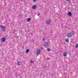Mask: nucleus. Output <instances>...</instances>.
Wrapping results in <instances>:
<instances>
[{
  "label": "nucleus",
  "mask_w": 78,
  "mask_h": 78,
  "mask_svg": "<svg viewBox=\"0 0 78 78\" xmlns=\"http://www.w3.org/2000/svg\"><path fill=\"white\" fill-rule=\"evenodd\" d=\"M74 33H75V32L74 31H72V32H70L68 33L67 34V36L68 37H71L72 35H74Z\"/></svg>",
  "instance_id": "nucleus-1"
},
{
  "label": "nucleus",
  "mask_w": 78,
  "mask_h": 78,
  "mask_svg": "<svg viewBox=\"0 0 78 78\" xmlns=\"http://www.w3.org/2000/svg\"><path fill=\"white\" fill-rule=\"evenodd\" d=\"M51 20L48 19L46 21V23L47 24V25H50V23H51Z\"/></svg>",
  "instance_id": "nucleus-2"
},
{
  "label": "nucleus",
  "mask_w": 78,
  "mask_h": 78,
  "mask_svg": "<svg viewBox=\"0 0 78 78\" xmlns=\"http://www.w3.org/2000/svg\"><path fill=\"white\" fill-rule=\"evenodd\" d=\"M0 27L3 32H5V29H6V28H5V26L3 25H2Z\"/></svg>",
  "instance_id": "nucleus-3"
},
{
  "label": "nucleus",
  "mask_w": 78,
  "mask_h": 78,
  "mask_svg": "<svg viewBox=\"0 0 78 78\" xmlns=\"http://www.w3.org/2000/svg\"><path fill=\"white\" fill-rule=\"evenodd\" d=\"M37 55H39L41 54V50L40 49H38L37 51L36 52Z\"/></svg>",
  "instance_id": "nucleus-4"
},
{
  "label": "nucleus",
  "mask_w": 78,
  "mask_h": 78,
  "mask_svg": "<svg viewBox=\"0 0 78 78\" xmlns=\"http://www.w3.org/2000/svg\"><path fill=\"white\" fill-rule=\"evenodd\" d=\"M36 8H37V6L36 5H34L32 7V8L33 9H36Z\"/></svg>",
  "instance_id": "nucleus-5"
},
{
  "label": "nucleus",
  "mask_w": 78,
  "mask_h": 78,
  "mask_svg": "<svg viewBox=\"0 0 78 78\" xmlns=\"http://www.w3.org/2000/svg\"><path fill=\"white\" fill-rule=\"evenodd\" d=\"M68 15L69 16H72V14L71 12H69L68 13Z\"/></svg>",
  "instance_id": "nucleus-6"
},
{
  "label": "nucleus",
  "mask_w": 78,
  "mask_h": 78,
  "mask_svg": "<svg viewBox=\"0 0 78 78\" xmlns=\"http://www.w3.org/2000/svg\"><path fill=\"white\" fill-rule=\"evenodd\" d=\"M1 41L2 42H5V40H6V38L5 37H3L1 39Z\"/></svg>",
  "instance_id": "nucleus-7"
},
{
  "label": "nucleus",
  "mask_w": 78,
  "mask_h": 78,
  "mask_svg": "<svg viewBox=\"0 0 78 78\" xmlns=\"http://www.w3.org/2000/svg\"><path fill=\"white\" fill-rule=\"evenodd\" d=\"M48 44V42L45 43L44 44V46L45 47H47V45Z\"/></svg>",
  "instance_id": "nucleus-8"
},
{
  "label": "nucleus",
  "mask_w": 78,
  "mask_h": 78,
  "mask_svg": "<svg viewBox=\"0 0 78 78\" xmlns=\"http://www.w3.org/2000/svg\"><path fill=\"white\" fill-rule=\"evenodd\" d=\"M65 41L66 42H69V39L68 38H67L66 39Z\"/></svg>",
  "instance_id": "nucleus-9"
},
{
  "label": "nucleus",
  "mask_w": 78,
  "mask_h": 78,
  "mask_svg": "<svg viewBox=\"0 0 78 78\" xmlns=\"http://www.w3.org/2000/svg\"><path fill=\"white\" fill-rule=\"evenodd\" d=\"M67 52H65L63 53V56H67Z\"/></svg>",
  "instance_id": "nucleus-10"
},
{
  "label": "nucleus",
  "mask_w": 78,
  "mask_h": 78,
  "mask_svg": "<svg viewBox=\"0 0 78 78\" xmlns=\"http://www.w3.org/2000/svg\"><path fill=\"white\" fill-rule=\"evenodd\" d=\"M31 19L30 18H29L27 19V22H30V21H31Z\"/></svg>",
  "instance_id": "nucleus-11"
},
{
  "label": "nucleus",
  "mask_w": 78,
  "mask_h": 78,
  "mask_svg": "<svg viewBox=\"0 0 78 78\" xmlns=\"http://www.w3.org/2000/svg\"><path fill=\"white\" fill-rule=\"evenodd\" d=\"M29 51H30V50H29L28 49H27L26 50V53H28V52H29Z\"/></svg>",
  "instance_id": "nucleus-12"
},
{
  "label": "nucleus",
  "mask_w": 78,
  "mask_h": 78,
  "mask_svg": "<svg viewBox=\"0 0 78 78\" xmlns=\"http://www.w3.org/2000/svg\"><path fill=\"white\" fill-rule=\"evenodd\" d=\"M22 64V63L20 62H18V65H19V66H20Z\"/></svg>",
  "instance_id": "nucleus-13"
},
{
  "label": "nucleus",
  "mask_w": 78,
  "mask_h": 78,
  "mask_svg": "<svg viewBox=\"0 0 78 78\" xmlns=\"http://www.w3.org/2000/svg\"><path fill=\"white\" fill-rule=\"evenodd\" d=\"M47 50V51H51V50H50V48H48Z\"/></svg>",
  "instance_id": "nucleus-14"
},
{
  "label": "nucleus",
  "mask_w": 78,
  "mask_h": 78,
  "mask_svg": "<svg viewBox=\"0 0 78 78\" xmlns=\"http://www.w3.org/2000/svg\"><path fill=\"white\" fill-rule=\"evenodd\" d=\"M75 48H78V44H76V46H75Z\"/></svg>",
  "instance_id": "nucleus-15"
},
{
  "label": "nucleus",
  "mask_w": 78,
  "mask_h": 78,
  "mask_svg": "<svg viewBox=\"0 0 78 78\" xmlns=\"http://www.w3.org/2000/svg\"><path fill=\"white\" fill-rule=\"evenodd\" d=\"M45 40H46V39L44 38V37L43 38V41H45Z\"/></svg>",
  "instance_id": "nucleus-16"
},
{
  "label": "nucleus",
  "mask_w": 78,
  "mask_h": 78,
  "mask_svg": "<svg viewBox=\"0 0 78 78\" xmlns=\"http://www.w3.org/2000/svg\"><path fill=\"white\" fill-rule=\"evenodd\" d=\"M33 62H34V61H32V60H30V62H31V63H33Z\"/></svg>",
  "instance_id": "nucleus-17"
},
{
  "label": "nucleus",
  "mask_w": 78,
  "mask_h": 78,
  "mask_svg": "<svg viewBox=\"0 0 78 78\" xmlns=\"http://www.w3.org/2000/svg\"><path fill=\"white\" fill-rule=\"evenodd\" d=\"M37 16H40V13H38Z\"/></svg>",
  "instance_id": "nucleus-18"
},
{
  "label": "nucleus",
  "mask_w": 78,
  "mask_h": 78,
  "mask_svg": "<svg viewBox=\"0 0 78 78\" xmlns=\"http://www.w3.org/2000/svg\"><path fill=\"white\" fill-rule=\"evenodd\" d=\"M44 69H46V66H44Z\"/></svg>",
  "instance_id": "nucleus-19"
},
{
  "label": "nucleus",
  "mask_w": 78,
  "mask_h": 78,
  "mask_svg": "<svg viewBox=\"0 0 78 78\" xmlns=\"http://www.w3.org/2000/svg\"><path fill=\"white\" fill-rule=\"evenodd\" d=\"M33 0L34 2H36L37 1V0Z\"/></svg>",
  "instance_id": "nucleus-20"
},
{
  "label": "nucleus",
  "mask_w": 78,
  "mask_h": 78,
  "mask_svg": "<svg viewBox=\"0 0 78 78\" xmlns=\"http://www.w3.org/2000/svg\"><path fill=\"white\" fill-rule=\"evenodd\" d=\"M41 50H43V48L42 47H41Z\"/></svg>",
  "instance_id": "nucleus-21"
},
{
  "label": "nucleus",
  "mask_w": 78,
  "mask_h": 78,
  "mask_svg": "<svg viewBox=\"0 0 78 78\" xmlns=\"http://www.w3.org/2000/svg\"><path fill=\"white\" fill-rule=\"evenodd\" d=\"M67 1V2H69V0H66Z\"/></svg>",
  "instance_id": "nucleus-22"
},
{
  "label": "nucleus",
  "mask_w": 78,
  "mask_h": 78,
  "mask_svg": "<svg viewBox=\"0 0 78 78\" xmlns=\"http://www.w3.org/2000/svg\"><path fill=\"white\" fill-rule=\"evenodd\" d=\"M21 1H23V0H20Z\"/></svg>",
  "instance_id": "nucleus-23"
}]
</instances>
